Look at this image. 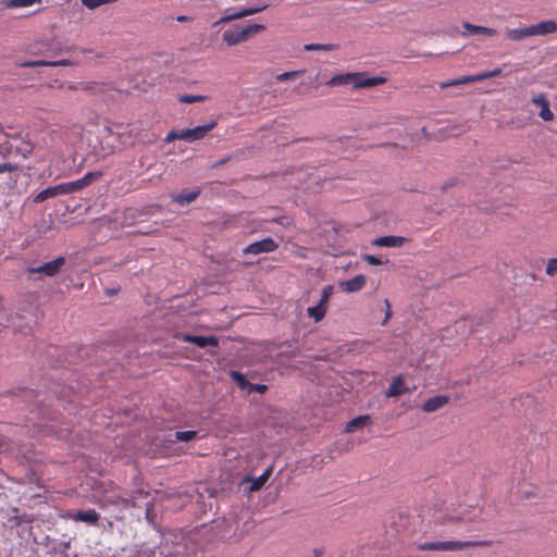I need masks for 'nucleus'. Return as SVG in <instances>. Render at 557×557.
Returning <instances> with one entry per match:
<instances>
[{
  "label": "nucleus",
  "mask_w": 557,
  "mask_h": 557,
  "mask_svg": "<svg viewBox=\"0 0 557 557\" xmlns=\"http://www.w3.org/2000/svg\"><path fill=\"white\" fill-rule=\"evenodd\" d=\"M216 126V122H211L206 125L196 126L194 128L183 129V140L193 143L202 139L207 134Z\"/></svg>",
  "instance_id": "obj_9"
},
{
  "label": "nucleus",
  "mask_w": 557,
  "mask_h": 557,
  "mask_svg": "<svg viewBox=\"0 0 557 557\" xmlns=\"http://www.w3.org/2000/svg\"><path fill=\"white\" fill-rule=\"evenodd\" d=\"M9 448V443L7 438L2 435H0V455L5 453Z\"/></svg>",
  "instance_id": "obj_43"
},
{
  "label": "nucleus",
  "mask_w": 557,
  "mask_h": 557,
  "mask_svg": "<svg viewBox=\"0 0 557 557\" xmlns=\"http://www.w3.org/2000/svg\"><path fill=\"white\" fill-rule=\"evenodd\" d=\"M112 503L115 505L121 504L124 507H134L135 506V503L132 499L125 498V497H116V499L112 500Z\"/></svg>",
  "instance_id": "obj_38"
},
{
  "label": "nucleus",
  "mask_w": 557,
  "mask_h": 557,
  "mask_svg": "<svg viewBox=\"0 0 557 557\" xmlns=\"http://www.w3.org/2000/svg\"><path fill=\"white\" fill-rule=\"evenodd\" d=\"M232 376L240 388H249L250 383L246 380V377L243 374L234 371L232 372Z\"/></svg>",
  "instance_id": "obj_34"
},
{
  "label": "nucleus",
  "mask_w": 557,
  "mask_h": 557,
  "mask_svg": "<svg viewBox=\"0 0 557 557\" xmlns=\"http://www.w3.org/2000/svg\"><path fill=\"white\" fill-rule=\"evenodd\" d=\"M383 76L368 77L366 73H345L333 76L326 82L330 87L352 85L354 88H370L386 83Z\"/></svg>",
  "instance_id": "obj_1"
},
{
  "label": "nucleus",
  "mask_w": 557,
  "mask_h": 557,
  "mask_svg": "<svg viewBox=\"0 0 557 557\" xmlns=\"http://www.w3.org/2000/svg\"><path fill=\"white\" fill-rule=\"evenodd\" d=\"M12 141V156L13 157H21L23 159L28 158L35 148L34 144L29 140L24 138L21 135H11Z\"/></svg>",
  "instance_id": "obj_6"
},
{
  "label": "nucleus",
  "mask_w": 557,
  "mask_h": 557,
  "mask_svg": "<svg viewBox=\"0 0 557 557\" xmlns=\"http://www.w3.org/2000/svg\"><path fill=\"white\" fill-rule=\"evenodd\" d=\"M64 264H65V258L59 257L52 261L44 263L40 267L29 268V269H27V272L29 274L42 273L46 276L51 277V276L57 275Z\"/></svg>",
  "instance_id": "obj_7"
},
{
  "label": "nucleus",
  "mask_w": 557,
  "mask_h": 557,
  "mask_svg": "<svg viewBox=\"0 0 557 557\" xmlns=\"http://www.w3.org/2000/svg\"><path fill=\"white\" fill-rule=\"evenodd\" d=\"M462 27L470 34V35H474V34H482V35H485V36H495L497 34V30L495 28H491V27H485V26H479V25H473L469 22H465L462 23Z\"/></svg>",
  "instance_id": "obj_21"
},
{
  "label": "nucleus",
  "mask_w": 557,
  "mask_h": 557,
  "mask_svg": "<svg viewBox=\"0 0 557 557\" xmlns=\"http://www.w3.org/2000/svg\"><path fill=\"white\" fill-rule=\"evenodd\" d=\"M333 292L334 288L332 285L324 286L319 304L307 309L308 317L313 319L314 322H320L325 317Z\"/></svg>",
  "instance_id": "obj_5"
},
{
  "label": "nucleus",
  "mask_w": 557,
  "mask_h": 557,
  "mask_svg": "<svg viewBox=\"0 0 557 557\" xmlns=\"http://www.w3.org/2000/svg\"><path fill=\"white\" fill-rule=\"evenodd\" d=\"M302 73H305L304 70H299V71H289V72H284L282 74H278L276 75V81L277 82H286V81H289V79H295L297 78L299 75H301Z\"/></svg>",
  "instance_id": "obj_31"
},
{
  "label": "nucleus",
  "mask_w": 557,
  "mask_h": 557,
  "mask_svg": "<svg viewBox=\"0 0 557 557\" xmlns=\"http://www.w3.org/2000/svg\"><path fill=\"white\" fill-rule=\"evenodd\" d=\"M531 102L534 106H537L541 108V111L539 113L540 117L544 121H553L554 120V113L552 112L549 108V102L546 98L545 94H540L532 98Z\"/></svg>",
  "instance_id": "obj_13"
},
{
  "label": "nucleus",
  "mask_w": 557,
  "mask_h": 557,
  "mask_svg": "<svg viewBox=\"0 0 557 557\" xmlns=\"http://www.w3.org/2000/svg\"><path fill=\"white\" fill-rule=\"evenodd\" d=\"M17 170V165L7 162V163H0V174L13 172Z\"/></svg>",
  "instance_id": "obj_39"
},
{
  "label": "nucleus",
  "mask_w": 557,
  "mask_h": 557,
  "mask_svg": "<svg viewBox=\"0 0 557 557\" xmlns=\"http://www.w3.org/2000/svg\"><path fill=\"white\" fill-rule=\"evenodd\" d=\"M407 388L405 387L404 380L401 376L395 377L386 392V397H397L404 393H406Z\"/></svg>",
  "instance_id": "obj_24"
},
{
  "label": "nucleus",
  "mask_w": 557,
  "mask_h": 557,
  "mask_svg": "<svg viewBox=\"0 0 557 557\" xmlns=\"http://www.w3.org/2000/svg\"><path fill=\"white\" fill-rule=\"evenodd\" d=\"M188 20H189V17H188V16H185V15H181V16H178V17H177V21H178V22H186V21H188Z\"/></svg>",
  "instance_id": "obj_46"
},
{
  "label": "nucleus",
  "mask_w": 557,
  "mask_h": 557,
  "mask_svg": "<svg viewBox=\"0 0 557 557\" xmlns=\"http://www.w3.org/2000/svg\"><path fill=\"white\" fill-rule=\"evenodd\" d=\"M529 26H530L531 37L545 36V35L554 34L557 32V23L553 20L542 21L537 24H532Z\"/></svg>",
  "instance_id": "obj_12"
},
{
  "label": "nucleus",
  "mask_w": 557,
  "mask_h": 557,
  "mask_svg": "<svg viewBox=\"0 0 557 557\" xmlns=\"http://www.w3.org/2000/svg\"><path fill=\"white\" fill-rule=\"evenodd\" d=\"M545 273L548 276H554L557 274V257L550 258L546 262Z\"/></svg>",
  "instance_id": "obj_33"
},
{
  "label": "nucleus",
  "mask_w": 557,
  "mask_h": 557,
  "mask_svg": "<svg viewBox=\"0 0 557 557\" xmlns=\"http://www.w3.org/2000/svg\"><path fill=\"white\" fill-rule=\"evenodd\" d=\"M72 61L69 59H61L58 61H45V60H34L27 61L21 64L22 67H38V66H70L72 65Z\"/></svg>",
  "instance_id": "obj_17"
},
{
  "label": "nucleus",
  "mask_w": 557,
  "mask_h": 557,
  "mask_svg": "<svg viewBox=\"0 0 557 557\" xmlns=\"http://www.w3.org/2000/svg\"><path fill=\"white\" fill-rule=\"evenodd\" d=\"M362 259L371 265H380L382 264V260L373 255H364Z\"/></svg>",
  "instance_id": "obj_40"
},
{
  "label": "nucleus",
  "mask_w": 557,
  "mask_h": 557,
  "mask_svg": "<svg viewBox=\"0 0 557 557\" xmlns=\"http://www.w3.org/2000/svg\"><path fill=\"white\" fill-rule=\"evenodd\" d=\"M449 403V397L445 395H436L426 399L422 406L423 411L434 412Z\"/></svg>",
  "instance_id": "obj_15"
},
{
  "label": "nucleus",
  "mask_w": 557,
  "mask_h": 557,
  "mask_svg": "<svg viewBox=\"0 0 557 557\" xmlns=\"http://www.w3.org/2000/svg\"><path fill=\"white\" fill-rule=\"evenodd\" d=\"M336 48H337V46L333 45V44H325V45H322V44H307V45L304 46V49L306 51H314V50L331 51V50H334Z\"/></svg>",
  "instance_id": "obj_29"
},
{
  "label": "nucleus",
  "mask_w": 557,
  "mask_h": 557,
  "mask_svg": "<svg viewBox=\"0 0 557 557\" xmlns=\"http://www.w3.org/2000/svg\"><path fill=\"white\" fill-rule=\"evenodd\" d=\"M125 213H126V214H129L132 219H134V218H135V213H134V210H133V209H126V210H125Z\"/></svg>",
  "instance_id": "obj_45"
},
{
  "label": "nucleus",
  "mask_w": 557,
  "mask_h": 557,
  "mask_svg": "<svg viewBox=\"0 0 557 557\" xmlns=\"http://www.w3.org/2000/svg\"><path fill=\"white\" fill-rule=\"evenodd\" d=\"M367 283V278L363 274H358L350 280L343 281L339 283V287L345 293H355L361 290Z\"/></svg>",
  "instance_id": "obj_14"
},
{
  "label": "nucleus",
  "mask_w": 557,
  "mask_h": 557,
  "mask_svg": "<svg viewBox=\"0 0 557 557\" xmlns=\"http://www.w3.org/2000/svg\"><path fill=\"white\" fill-rule=\"evenodd\" d=\"M269 5H270L269 3L264 2V3H261L259 7H256V8L243 9V10H240L238 12L224 15L219 21H216L214 23V25L225 24V23H228V22H232V21H235V20H239V18L246 17V16L259 13V12L265 10Z\"/></svg>",
  "instance_id": "obj_10"
},
{
  "label": "nucleus",
  "mask_w": 557,
  "mask_h": 557,
  "mask_svg": "<svg viewBox=\"0 0 557 557\" xmlns=\"http://www.w3.org/2000/svg\"><path fill=\"white\" fill-rule=\"evenodd\" d=\"M101 176H102V172L95 171V172L86 173L79 180L67 182V183H62V184L58 185V188L60 190V195H67V194L77 193V191L86 188L87 186H89L91 183H94V182L98 181L99 178H101Z\"/></svg>",
  "instance_id": "obj_4"
},
{
  "label": "nucleus",
  "mask_w": 557,
  "mask_h": 557,
  "mask_svg": "<svg viewBox=\"0 0 557 557\" xmlns=\"http://www.w3.org/2000/svg\"><path fill=\"white\" fill-rule=\"evenodd\" d=\"M272 472H273V468L269 467L263 471V473L260 476L253 479L251 486H250V491L251 492L259 491L268 482V480L272 475Z\"/></svg>",
  "instance_id": "obj_25"
},
{
  "label": "nucleus",
  "mask_w": 557,
  "mask_h": 557,
  "mask_svg": "<svg viewBox=\"0 0 557 557\" xmlns=\"http://www.w3.org/2000/svg\"><path fill=\"white\" fill-rule=\"evenodd\" d=\"M384 304H385V307H386V312H385V318H384V320L382 322L383 325H385L388 322V320L391 319V317H392V308H391L389 301L387 299H385Z\"/></svg>",
  "instance_id": "obj_42"
},
{
  "label": "nucleus",
  "mask_w": 557,
  "mask_h": 557,
  "mask_svg": "<svg viewBox=\"0 0 557 557\" xmlns=\"http://www.w3.org/2000/svg\"><path fill=\"white\" fill-rule=\"evenodd\" d=\"M369 421H370L369 416H359V417L350 420L349 422H347L345 430L348 433L356 432L358 429L364 426Z\"/></svg>",
  "instance_id": "obj_27"
},
{
  "label": "nucleus",
  "mask_w": 557,
  "mask_h": 557,
  "mask_svg": "<svg viewBox=\"0 0 557 557\" xmlns=\"http://www.w3.org/2000/svg\"><path fill=\"white\" fill-rule=\"evenodd\" d=\"M268 389V386L267 385H263V384H251L249 385V393H252V392H257V393H260V394H263L265 393Z\"/></svg>",
  "instance_id": "obj_41"
},
{
  "label": "nucleus",
  "mask_w": 557,
  "mask_h": 557,
  "mask_svg": "<svg viewBox=\"0 0 557 557\" xmlns=\"http://www.w3.org/2000/svg\"><path fill=\"white\" fill-rule=\"evenodd\" d=\"M406 240L401 236L387 235L375 238L372 244L379 247H401Z\"/></svg>",
  "instance_id": "obj_16"
},
{
  "label": "nucleus",
  "mask_w": 557,
  "mask_h": 557,
  "mask_svg": "<svg viewBox=\"0 0 557 557\" xmlns=\"http://www.w3.org/2000/svg\"><path fill=\"white\" fill-rule=\"evenodd\" d=\"M265 26L262 24H250L246 26H237L234 29H227L223 33V41L228 46L233 47L238 44L245 42L250 38L255 37L259 33L263 32Z\"/></svg>",
  "instance_id": "obj_3"
},
{
  "label": "nucleus",
  "mask_w": 557,
  "mask_h": 557,
  "mask_svg": "<svg viewBox=\"0 0 557 557\" xmlns=\"http://www.w3.org/2000/svg\"><path fill=\"white\" fill-rule=\"evenodd\" d=\"M502 75V70L499 67H495L492 71H484L480 73L481 82L484 79H488L492 77H497Z\"/></svg>",
  "instance_id": "obj_35"
},
{
  "label": "nucleus",
  "mask_w": 557,
  "mask_h": 557,
  "mask_svg": "<svg viewBox=\"0 0 557 557\" xmlns=\"http://www.w3.org/2000/svg\"><path fill=\"white\" fill-rule=\"evenodd\" d=\"M183 140V132L182 131H171L166 137L164 138L165 143H172L174 140Z\"/></svg>",
  "instance_id": "obj_37"
},
{
  "label": "nucleus",
  "mask_w": 557,
  "mask_h": 557,
  "mask_svg": "<svg viewBox=\"0 0 557 557\" xmlns=\"http://www.w3.org/2000/svg\"><path fill=\"white\" fill-rule=\"evenodd\" d=\"M476 82H481L480 73L474 74V75H466V76H461L459 78H456V79H453L449 82L441 83L440 88L445 89L448 87L460 86V85H466V84L476 83Z\"/></svg>",
  "instance_id": "obj_20"
},
{
  "label": "nucleus",
  "mask_w": 557,
  "mask_h": 557,
  "mask_svg": "<svg viewBox=\"0 0 557 557\" xmlns=\"http://www.w3.org/2000/svg\"><path fill=\"white\" fill-rule=\"evenodd\" d=\"M11 141H12V138H11L10 134L2 133L0 135V158L1 159H8V158L13 157Z\"/></svg>",
  "instance_id": "obj_23"
},
{
  "label": "nucleus",
  "mask_w": 557,
  "mask_h": 557,
  "mask_svg": "<svg viewBox=\"0 0 557 557\" xmlns=\"http://www.w3.org/2000/svg\"><path fill=\"white\" fill-rule=\"evenodd\" d=\"M176 338L182 339L186 343L195 344L196 346L200 348H205L207 346H218L219 342L216 337L214 336H198V335H190V334H178L176 335Z\"/></svg>",
  "instance_id": "obj_11"
},
{
  "label": "nucleus",
  "mask_w": 557,
  "mask_h": 557,
  "mask_svg": "<svg viewBox=\"0 0 557 557\" xmlns=\"http://www.w3.org/2000/svg\"><path fill=\"white\" fill-rule=\"evenodd\" d=\"M531 37L530 26L523 28H507L506 38L512 41H521L525 38Z\"/></svg>",
  "instance_id": "obj_22"
},
{
  "label": "nucleus",
  "mask_w": 557,
  "mask_h": 557,
  "mask_svg": "<svg viewBox=\"0 0 557 557\" xmlns=\"http://www.w3.org/2000/svg\"><path fill=\"white\" fill-rule=\"evenodd\" d=\"M66 88L70 90H81L79 84L75 85V84L70 83V84H67Z\"/></svg>",
  "instance_id": "obj_44"
},
{
  "label": "nucleus",
  "mask_w": 557,
  "mask_h": 557,
  "mask_svg": "<svg viewBox=\"0 0 557 557\" xmlns=\"http://www.w3.org/2000/svg\"><path fill=\"white\" fill-rule=\"evenodd\" d=\"M35 3L40 4L41 0H7L4 2V5L7 8L12 9V8H25V7L33 5Z\"/></svg>",
  "instance_id": "obj_28"
},
{
  "label": "nucleus",
  "mask_w": 557,
  "mask_h": 557,
  "mask_svg": "<svg viewBox=\"0 0 557 557\" xmlns=\"http://www.w3.org/2000/svg\"><path fill=\"white\" fill-rule=\"evenodd\" d=\"M100 518V515L95 509L77 510L72 519L75 521L86 522L88 524H96Z\"/></svg>",
  "instance_id": "obj_18"
},
{
  "label": "nucleus",
  "mask_w": 557,
  "mask_h": 557,
  "mask_svg": "<svg viewBox=\"0 0 557 557\" xmlns=\"http://www.w3.org/2000/svg\"><path fill=\"white\" fill-rule=\"evenodd\" d=\"M278 244L274 242V239L267 237L259 242H255L247 247L244 248L243 252L245 255H259L262 252H272L276 250Z\"/></svg>",
  "instance_id": "obj_8"
},
{
  "label": "nucleus",
  "mask_w": 557,
  "mask_h": 557,
  "mask_svg": "<svg viewBox=\"0 0 557 557\" xmlns=\"http://www.w3.org/2000/svg\"><path fill=\"white\" fill-rule=\"evenodd\" d=\"M60 195V190L58 188V185L55 186H50V187H47L45 188L44 190L39 191L35 198H34V201L35 202H44L46 201L47 199L49 198H53V197H57Z\"/></svg>",
  "instance_id": "obj_26"
},
{
  "label": "nucleus",
  "mask_w": 557,
  "mask_h": 557,
  "mask_svg": "<svg viewBox=\"0 0 557 557\" xmlns=\"http://www.w3.org/2000/svg\"><path fill=\"white\" fill-rule=\"evenodd\" d=\"M199 195H200V189H191V190L184 189L182 193L174 195L172 197V199L174 202H176L181 206H186V205H189L190 202H193L194 200H196Z\"/></svg>",
  "instance_id": "obj_19"
},
{
  "label": "nucleus",
  "mask_w": 557,
  "mask_h": 557,
  "mask_svg": "<svg viewBox=\"0 0 557 557\" xmlns=\"http://www.w3.org/2000/svg\"><path fill=\"white\" fill-rule=\"evenodd\" d=\"M205 100H207V96L202 95H182L178 98L181 103L202 102Z\"/></svg>",
  "instance_id": "obj_30"
},
{
  "label": "nucleus",
  "mask_w": 557,
  "mask_h": 557,
  "mask_svg": "<svg viewBox=\"0 0 557 557\" xmlns=\"http://www.w3.org/2000/svg\"><path fill=\"white\" fill-rule=\"evenodd\" d=\"M197 436L196 431H177L175 432V440L180 442H189Z\"/></svg>",
  "instance_id": "obj_32"
},
{
  "label": "nucleus",
  "mask_w": 557,
  "mask_h": 557,
  "mask_svg": "<svg viewBox=\"0 0 557 557\" xmlns=\"http://www.w3.org/2000/svg\"><path fill=\"white\" fill-rule=\"evenodd\" d=\"M81 90L88 91L90 94H96L98 90H100V86L95 83H79Z\"/></svg>",
  "instance_id": "obj_36"
},
{
  "label": "nucleus",
  "mask_w": 557,
  "mask_h": 557,
  "mask_svg": "<svg viewBox=\"0 0 557 557\" xmlns=\"http://www.w3.org/2000/svg\"><path fill=\"white\" fill-rule=\"evenodd\" d=\"M493 542L487 540L482 541H433L425 542L419 545L420 550H462L468 547H490Z\"/></svg>",
  "instance_id": "obj_2"
}]
</instances>
